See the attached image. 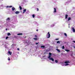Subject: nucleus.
Returning <instances> with one entry per match:
<instances>
[{
  "mask_svg": "<svg viewBox=\"0 0 75 75\" xmlns=\"http://www.w3.org/2000/svg\"><path fill=\"white\" fill-rule=\"evenodd\" d=\"M6 30L7 31V29L6 28Z\"/></svg>",
  "mask_w": 75,
  "mask_h": 75,
  "instance_id": "41",
  "label": "nucleus"
},
{
  "mask_svg": "<svg viewBox=\"0 0 75 75\" xmlns=\"http://www.w3.org/2000/svg\"><path fill=\"white\" fill-rule=\"evenodd\" d=\"M24 38H26V37H25Z\"/></svg>",
  "mask_w": 75,
  "mask_h": 75,
  "instance_id": "42",
  "label": "nucleus"
},
{
  "mask_svg": "<svg viewBox=\"0 0 75 75\" xmlns=\"http://www.w3.org/2000/svg\"><path fill=\"white\" fill-rule=\"evenodd\" d=\"M6 8H8L9 7V6H6Z\"/></svg>",
  "mask_w": 75,
  "mask_h": 75,
  "instance_id": "37",
  "label": "nucleus"
},
{
  "mask_svg": "<svg viewBox=\"0 0 75 75\" xmlns=\"http://www.w3.org/2000/svg\"><path fill=\"white\" fill-rule=\"evenodd\" d=\"M33 40H38V39L37 38H33Z\"/></svg>",
  "mask_w": 75,
  "mask_h": 75,
  "instance_id": "13",
  "label": "nucleus"
},
{
  "mask_svg": "<svg viewBox=\"0 0 75 75\" xmlns=\"http://www.w3.org/2000/svg\"><path fill=\"white\" fill-rule=\"evenodd\" d=\"M8 53L9 54H10V55H11V54H12V53L10 51H8Z\"/></svg>",
  "mask_w": 75,
  "mask_h": 75,
  "instance_id": "7",
  "label": "nucleus"
},
{
  "mask_svg": "<svg viewBox=\"0 0 75 75\" xmlns=\"http://www.w3.org/2000/svg\"><path fill=\"white\" fill-rule=\"evenodd\" d=\"M67 65H69V64H65V66H67Z\"/></svg>",
  "mask_w": 75,
  "mask_h": 75,
  "instance_id": "30",
  "label": "nucleus"
},
{
  "mask_svg": "<svg viewBox=\"0 0 75 75\" xmlns=\"http://www.w3.org/2000/svg\"><path fill=\"white\" fill-rule=\"evenodd\" d=\"M36 31H38V29H37V30H36Z\"/></svg>",
  "mask_w": 75,
  "mask_h": 75,
  "instance_id": "39",
  "label": "nucleus"
},
{
  "mask_svg": "<svg viewBox=\"0 0 75 75\" xmlns=\"http://www.w3.org/2000/svg\"><path fill=\"white\" fill-rule=\"evenodd\" d=\"M59 40V39H58V38L56 39L55 40Z\"/></svg>",
  "mask_w": 75,
  "mask_h": 75,
  "instance_id": "34",
  "label": "nucleus"
},
{
  "mask_svg": "<svg viewBox=\"0 0 75 75\" xmlns=\"http://www.w3.org/2000/svg\"><path fill=\"white\" fill-rule=\"evenodd\" d=\"M55 62H56V63H57L58 62V61L57 60H55Z\"/></svg>",
  "mask_w": 75,
  "mask_h": 75,
  "instance_id": "21",
  "label": "nucleus"
},
{
  "mask_svg": "<svg viewBox=\"0 0 75 75\" xmlns=\"http://www.w3.org/2000/svg\"><path fill=\"white\" fill-rule=\"evenodd\" d=\"M56 50L58 52H61V51H60V50L59 49H57Z\"/></svg>",
  "mask_w": 75,
  "mask_h": 75,
  "instance_id": "11",
  "label": "nucleus"
},
{
  "mask_svg": "<svg viewBox=\"0 0 75 75\" xmlns=\"http://www.w3.org/2000/svg\"><path fill=\"white\" fill-rule=\"evenodd\" d=\"M68 14H66L65 16V19H67L68 18Z\"/></svg>",
  "mask_w": 75,
  "mask_h": 75,
  "instance_id": "2",
  "label": "nucleus"
},
{
  "mask_svg": "<svg viewBox=\"0 0 75 75\" xmlns=\"http://www.w3.org/2000/svg\"><path fill=\"white\" fill-rule=\"evenodd\" d=\"M17 50H18V51H19V50H20V49L19 48H17Z\"/></svg>",
  "mask_w": 75,
  "mask_h": 75,
  "instance_id": "35",
  "label": "nucleus"
},
{
  "mask_svg": "<svg viewBox=\"0 0 75 75\" xmlns=\"http://www.w3.org/2000/svg\"><path fill=\"white\" fill-rule=\"evenodd\" d=\"M72 30L74 32H75V29H74V28H72Z\"/></svg>",
  "mask_w": 75,
  "mask_h": 75,
  "instance_id": "16",
  "label": "nucleus"
},
{
  "mask_svg": "<svg viewBox=\"0 0 75 75\" xmlns=\"http://www.w3.org/2000/svg\"><path fill=\"white\" fill-rule=\"evenodd\" d=\"M19 8H20V10H22V7H21V6H19Z\"/></svg>",
  "mask_w": 75,
  "mask_h": 75,
  "instance_id": "19",
  "label": "nucleus"
},
{
  "mask_svg": "<svg viewBox=\"0 0 75 75\" xmlns=\"http://www.w3.org/2000/svg\"><path fill=\"white\" fill-rule=\"evenodd\" d=\"M8 61H10V57H8Z\"/></svg>",
  "mask_w": 75,
  "mask_h": 75,
  "instance_id": "28",
  "label": "nucleus"
},
{
  "mask_svg": "<svg viewBox=\"0 0 75 75\" xmlns=\"http://www.w3.org/2000/svg\"><path fill=\"white\" fill-rule=\"evenodd\" d=\"M39 44V42H38V43H36L35 44H36V45H37V44Z\"/></svg>",
  "mask_w": 75,
  "mask_h": 75,
  "instance_id": "33",
  "label": "nucleus"
},
{
  "mask_svg": "<svg viewBox=\"0 0 75 75\" xmlns=\"http://www.w3.org/2000/svg\"><path fill=\"white\" fill-rule=\"evenodd\" d=\"M50 60H51L53 62L54 61V59L52 58H50Z\"/></svg>",
  "mask_w": 75,
  "mask_h": 75,
  "instance_id": "3",
  "label": "nucleus"
},
{
  "mask_svg": "<svg viewBox=\"0 0 75 75\" xmlns=\"http://www.w3.org/2000/svg\"><path fill=\"white\" fill-rule=\"evenodd\" d=\"M27 10L26 9H24L23 10V14H24V13H25V11H26Z\"/></svg>",
  "mask_w": 75,
  "mask_h": 75,
  "instance_id": "4",
  "label": "nucleus"
},
{
  "mask_svg": "<svg viewBox=\"0 0 75 75\" xmlns=\"http://www.w3.org/2000/svg\"><path fill=\"white\" fill-rule=\"evenodd\" d=\"M65 51H67V52H69V51H70V50L66 49L65 50Z\"/></svg>",
  "mask_w": 75,
  "mask_h": 75,
  "instance_id": "14",
  "label": "nucleus"
},
{
  "mask_svg": "<svg viewBox=\"0 0 75 75\" xmlns=\"http://www.w3.org/2000/svg\"><path fill=\"white\" fill-rule=\"evenodd\" d=\"M8 37L7 36V37H6V39H8Z\"/></svg>",
  "mask_w": 75,
  "mask_h": 75,
  "instance_id": "32",
  "label": "nucleus"
},
{
  "mask_svg": "<svg viewBox=\"0 0 75 75\" xmlns=\"http://www.w3.org/2000/svg\"><path fill=\"white\" fill-rule=\"evenodd\" d=\"M70 62L69 61H66L64 62L65 64H68V63H70Z\"/></svg>",
  "mask_w": 75,
  "mask_h": 75,
  "instance_id": "5",
  "label": "nucleus"
},
{
  "mask_svg": "<svg viewBox=\"0 0 75 75\" xmlns=\"http://www.w3.org/2000/svg\"><path fill=\"white\" fill-rule=\"evenodd\" d=\"M47 51H46L45 52H44V54H47Z\"/></svg>",
  "mask_w": 75,
  "mask_h": 75,
  "instance_id": "36",
  "label": "nucleus"
},
{
  "mask_svg": "<svg viewBox=\"0 0 75 75\" xmlns=\"http://www.w3.org/2000/svg\"><path fill=\"white\" fill-rule=\"evenodd\" d=\"M36 8L37 9V11H39V9H38V8Z\"/></svg>",
  "mask_w": 75,
  "mask_h": 75,
  "instance_id": "29",
  "label": "nucleus"
},
{
  "mask_svg": "<svg viewBox=\"0 0 75 75\" xmlns=\"http://www.w3.org/2000/svg\"><path fill=\"white\" fill-rule=\"evenodd\" d=\"M7 20H10V18H8L7 19Z\"/></svg>",
  "mask_w": 75,
  "mask_h": 75,
  "instance_id": "26",
  "label": "nucleus"
},
{
  "mask_svg": "<svg viewBox=\"0 0 75 75\" xmlns=\"http://www.w3.org/2000/svg\"><path fill=\"white\" fill-rule=\"evenodd\" d=\"M51 56L49 55L48 57V58H50H50H51Z\"/></svg>",
  "mask_w": 75,
  "mask_h": 75,
  "instance_id": "23",
  "label": "nucleus"
},
{
  "mask_svg": "<svg viewBox=\"0 0 75 75\" xmlns=\"http://www.w3.org/2000/svg\"><path fill=\"white\" fill-rule=\"evenodd\" d=\"M49 55H50L51 56V55H52V53H51L50 52H49Z\"/></svg>",
  "mask_w": 75,
  "mask_h": 75,
  "instance_id": "22",
  "label": "nucleus"
},
{
  "mask_svg": "<svg viewBox=\"0 0 75 75\" xmlns=\"http://www.w3.org/2000/svg\"><path fill=\"white\" fill-rule=\"evenodd\" d=\"M7 35L8 36H9V35H11V34H10V33H8Z\"/></svg>",
  "mask_w": 75,
  "mask_h": 75,
  "instance_id": "15",
  "label": "nucleus"
},
{
  "mask_svg": "<svg viewBox=\"0 0 75 75\" xmlns=\"http://www.w3.org/2000/svg\"><path fill=\"white\" fill-rule=\"evenodd\" d=\"M12 11H14V10H15V8L14 7H13L12 8Z\"/></svg>",
  "mask_w": 75,
  "mask_h": 75,
  "instance_id": "10",
  "label": "nucleus"
},
{
  "mask_svg": "<svg viewBox=\"0 0 75 75\" xmlns=\"http://www.w3.org/2000/svg\"><path fill=\"white\" fill-rule=\"evenodd\" d=\"M17 35H23V33H18Z\"/></svg>",
  "mask_w": 75,
  "mask_h": 75,
  "instance_id": "17",
  "label": "nucleus"
},
{
  "mask_svg": "<svg viewBox=\"0 0 75 75\" xmlns=\"http://www.w3.org/2000/svg\"><path fill=\"white\" fill-rule=\"evenodd\" d=\"M71 20V17H69L68 19V21H69Z\"/></svg>",
  "mask_w": 75,
  "mask_h": 75,
  "instance_id": "9",
  "label": "nucleus"
},
{
  "mask_svg": "<svg viewBox=\"0 0 75 75\" xmlns=\"http://www.w3.org/2000/svg\"><path fill=\"white\" fill-rule=\"evenodd\" d=\"M15 38H18V36H14Z\"/></svg>",
  "mask_w": 75,
  "mask_h": 75,
  "instance_id": "24",
  "label": "nucleus"
},
{
  "mask_svg": "<svg viewBox=\"0 0 75 75\" xmlns=\"http://www.w3.org/2000/svg\"><path fill=\"white\" fill-rule=\"evenodd\" d=\"M54 13H56V12H57V11L56 10V9L55 8H54Z\"/></svg>",
  "mask_w": 75,
  "mask_h": 75,
  "instance_id": "12",
  "label": "nucleus"
},
{
  "mask_svg": "<svg viewBox=\"0 0 75 75\" xmlns=\"http://www.w3.org/2000/svg\"><path fill=\"white\" fill-rule=\"evenodd\" d=\"M57 44H60V41H59L57 42Z\"/></svg>",
  "mask_w": 75,
  "mask_h": 75,
  "instance_id": "18",
  "label": "nucleus"
},
{
  "mask_svg": "<svg viewBox=\"0 0 75 75\" xmlns=\"http://www.w3.org/2000/svg\"><path fill=\"white\" fill-rule=\"evenodd\" d=\"M47 38H49L50 37V32H48L46 35Z\"/></svg>",
  "mask_w": 75,
  "mask_h": 75,
  "instance_id": "1",
  "label": "nucleus"
},
{
  "mask_svg": "<svg viewBox=\"0 0 75 75\" xmlns=\"http://www.w3.org/2000/svg\"><path fill=\"white\" fill-rule=\"evenodd\" d=\"M41 48H43L42 49H44V48H45V46H43L42 45L41 46Z\"/></svg>",
  "mask_w": 75,
  "mask_h": 75,
  "instance_id": "6",
  "label": "nucleus"
},
{
  "mask_svg": "<svg viewBox=\"0 0 75 75\" xmlns=\"http://www.w3.org/2000/svg\"><path fill=\"white\" fill-rule=\"evenodd\" d=\"M15 13L16 14H18V13H20V12L18 11H16L15 12Z\"/></svg>",
  "mask_w": 75,
  "mask_h": 75,
  "instance_id": "8",
  "label": "nucleus"
},
{
  "mask_svg": "<svg viewBox=\"0 0 75 75\" xmlns=\"http://www.w3.org/2000/svg\"><path fill=\"white\" fill-rule=\"evenodd\" d=\"M73 42H74V43H75V41H73Z\"/></svg>",
  "mask_w": 75,
  "mask_h": 75,
  "instance_id": "40",
  "label": "nucleus"
},
{
  "mask_svg": "<svg viewBox=\"0 0 75 75\" xmlns=\"http://www.w3.org/2000/svg\"><path fill=\"white\" fill-rule=\"evenodd\" d=\"M9 7L10 8H11V7H12V6H9Z\"/></svg>",
  "mask_w": 75,
  "mask_h": 75,
  "instance_id": "31",
  "label": "nucleus"
},
{
  "mask_svg": "<svg viewBox=\"0 0 75 75\" xmlns=\"http://www.w3.org/2000/svg\"><path fill=\"white\" fill-rule=\"evenodd\" d=\"M35 37H37V36L36 35H35Z\"/></svg>",
  "mask_w": 75,
  "mask_h": 75,
  "instance_id": "38",
  "label": "nucleus"
},
{
  "mask_svg": "<svg viewBox=\"0 0 75 75\" xmlns=\"http://www.w3.org/2000/svg\"><path fill=\"white\" fill-rule=\"evenodd\" d=\"M32 17L33 18H34V17H35V15L34 14L33 15Z\"/></svg>",
  "mask_w": 75,
  "mask_h": 75,
  "instance_id": "20",
  "label": "nucleus"
},
{
  "mask_svg": "<svg viewBox=\"0 0 75 75\" xmlns=\"http://www.w3.org/2000/svg\"><path fill=\"white\" fill-rule=\"evenodd\" d=\"M64 35L65 36H67V34L66 33H64Z\"/></svg>",
  "mask_w": 75,
  "mask_h": 75,
  "instance_id": "27",
  "label": "nucleus"
},
{
  "mask_svg": "<svg viewBox=\"0 0 75 75\" xmlns=\"http://www.w3.org/2000/svg\"><path fill=\"white\" fill-rule=\"evenodd\" d=\"M65 48V47H64V46H63L62 47V49H64Z\"/></svg>",
  "mask_w": 75,
  "mask_h": 75,
  "instance_id": "25",
  "label": "nucleus"
}]
</instances>
